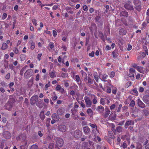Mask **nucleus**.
Here are the masks:
<instances>
[{
	"instance_id": "nucleus-1",
	"label": "nucleus",
	"mask_w": 149,
	"mask_h": 149,
	"mask_svg": "<svg viewBox=\"0 0 149 149\" xmlns=\"http://www.w3.org/2000/svg\"><path fill=\"white\" fill-rule=\"evenodd\" d=\"M133 3L135 6V9L139 12L141 10V2L140 0H134Z\"/></svg>"
},
{
	"instance_id": "nucleus-2",
	"label": "nucleus",
	"mask_w": 149,
	"mask_h": 149,
	"mask_svg": "<svg viewBox=\"0 0 149 149\" xmlns=\"http://www.w3.org/2000/svg\"><path fill=\"white\" fill-rule=\"evenodd\" d=\"M124 7L126 9L130 11H134V10L133 6L131 4V2L129 1L125 4Z\"/></svg>"
},
{
	"instance_id": "nucleus-3",
	"label": "nucleus",
	"mask_w": 149,
	"mask_h": 149,
	"mask_svg": "<svg viewBox=\"0 0 149 149\" xmlns=\"http://www.w3.org/2000/svg\"><path fill=\"white\" fill-rule=\"evenodd\" d=\"M84 99L85 100L86 107L87 108L91 107L92 106V103L89 97H88L85 96L84 97Z\"/></svg>"
},
{
	"instance_id": "nucleus-4",
	"label": "nucleus",
	"mask_w": 149,
	"mask_h": 149,
	"mask_svg": "<svg viewBox=\"0 0 149 149\" xmlns=\"http://www.w3.org/2000/svg\"><path fill=\"white\" fill-rule=\"evenodd\" d=\"M33 74L32 70L31 69L27 70L24 74V76L26 78H29Z\"/></svg>"
},
{
	"instance_id": "nucleus-5",
	"label": "nucleus",
	"mask_w": 149,
	"mask_h": 149,
	"mask_svg": "<svg viewBox=\"0 0 149 149\" xmlns=\"http://www.w3.org/2000/svg\"><path fill=\"white\" fill-rule=\"evenodd\" d=\"M63 140L62 138H58L56 141V146H58L59 147H61L63 145Z\"/></svg>"
},
{
	"instance_id": "nucleus-6",
	"label": "nucleus",
	"mask_w": 149,
	"mask_h": 149,
	"mask_svg": "<svg viewBox=\"0 0 149 149\" xmlns=\"http://www.w3.org/2000/svg\"><path fill=\"white\" fill-rule=\"evenodd\" d=\"M38 97L37 95H34L32 96L31 98L30 102L31 104L33 105L34 104L36 101L38 100Z\"/></svg>"
},
{
	"instance_id": "nucleus-7",
	"label": "nucleus",
	"mask_w": 149,
	"mask_h": 149,
	"mask_svg": "<svg viewBox=\"0 0 149 149\" xmlns=\"http://www.w3.org/2000/svg\"><path fill=\"white\" fill-rule=\"evenodd\" d=\"M81 136V132L79 130H76L74 132V136L76 138H79Z\"/></svg>"
},
{
	"instance_id": "nucleus-8",
	"label": "nucleus",
	"mask_w": 149,
	"mask_h": 149,
	"mask_svg": "<svg viewBox=\"0 0 149 149\" xmlns=\"http://www.w3.org/2000/svg\"><path fill=\"white\" fill-rule=\"evenodd\" d=\"M119 34L121 36H124L127 33V31L126 29L122 28L119 30Z\"/></svg>"
},
{
	"instance_id": "nucleus-9",
	"label": "nucleus",
	"mask_w": 149,
	"mask_h": 149,
	"mask_svg": "<svg viewBox=\"0 0 149 149\" xmlns=\"http://www.w3.org/2000/svg\"><path fill=\"white\" fill-rule=\"evenodd\" d=\"M59 130L63 132H65L66 130V127L65 125H60L58 127Z\"/></svg>"
},
{
	"instance_id": "nucleus-10",
	"label": "nucleus",
	"mask_w": 149,
	"mask_h": 149,
	"mask_svg": "<svg viewBox=\"0 0 149 149\" xmlns=\"http://www.w3.org/2000/svg\"><path fill=\"white\" fill-rule=\"evenodd\" d=\"M120 17H127L128 16V12L125 11H122L120 12Z\"/></svg>"
},
{
	"instance_id": "nucleus-11",
	"label": "nucleus",
	"mask_w": 149,
	"mask_h": 149,
	"mask_svg": "<svg viewBox=\"0 0 149 149\" xmlns=\"http://www.w3.org/2000/svg\"><path fill=\"white\" fill-rule=\"evenodd\" d=\"M134 123V122L132 121V120H128L126 122L125 125V127L127 128L129 125H133Z\"/></svg>"
},
{
	"instance_id": "nucleus-12",
	"label": "nucleus",
	"mask_w": 149,
	"mask_h": 149,
	"mask_svg": "<svg viewBox=\"0 0 149 149\" xmlns=\"http://www.w3.org/2000/svg\"><path fill=\"white\" fill-rule=\"evenodd\" d=\"M138 104L140 107L141 108H144L146 107L145 104L139 99L138 100Z\"/></svg>"
},
{
	"instance_id": "nucleus-13",
	"label": "nucleus",
	"mask_w": 149,
	"mask_h": 149,
	"mask_svg": "<svg viewBox=\"0 0 149 149\" xmlns=\"http://www.w3.org/2000/svg\"><path fill=\"white\" fill-rule=\"evenodd\" d=\"M83 131L85 134H88L90 132V130L88 126H85L83 128Z\"/></svg>"
},
{
	"instance_id": "nucleus-14",
	"label": "nucleus",
	"mask_w": 149,
	"mask_h": 149,
	"mask_svg": "<svg viewBox=\"0 0 149 149\" xmlns=\"http://www.w3.org/2000/svg\"><path fill=\"white\" fill-rule=\"evenodd\" d=\"M87 113L90 117L93 116V111L91 109H88L87 110Z\"/></svg>"
},
{
	"instance_id": "nucleus-15",
	"label": "nucleus",
	"mask_w": 149,
	"mask_h": 149,
	"mask_svg": "<svg viewBox=\"0 0 149 149\" xmlns=\"http://www.w3.org/2000/svg\"><path fill=\"white\" fill-rule=\"evenodd\" d=\"M143 100L146 103L149 104V97L145 96L143 97Z\"/></svg>"
},
{
	"instance_id": "nucleus-16",
	"label": "nucleus",
	"mask_w": 149,
	"mask_h": 149,
	"mask_svg": "<svg viewBox=\"0 0 149 149\" xmlns=\"http://www.w3.org/2000/svg\"><path fill=\"white\" fill-rule=\"evenodd\" d=\"M116 115L115 114L111 113L109 117V118L111 120H114L116 119Z\"/></svg>"
},
{
	"instance_id": "nucleus-17",
	"label": "nucleus",
	"mask_w": 149,
	"mask_h": 149,
	"mask_svg": "<svg viewBox=\"0 0 149 149\" xmlns=\"http://www.w3.org/2000/svg\"><path fill=\"white\" fill-rule=\"evenodd\" d=\"M40 119L42 120H43L45 118V116L44 111H41L40 114Z\"/></svg>"
},
{
	"instance_id": "nucleus-18",
	"label": "nucleus",
	"mask_w": 149,
	"mask_h": 149,
	"mask_svg": "<svg viewBox=\"0 0 149 149\" xmlns=\"http://www.w3.org/2000/svg\"><path fill=\"white\" fill-rule=\"evenodd\" d=\"M97 110L98 111H100V112H102L104 110V108L102 106L100 105L98 106Z\"/></svg>"
},
{
	"instance_id": "nucleus-19",
	"label": "nucleus",
	"mask_w": 149,
	"mask_h": 149,
	"mask_svg": "<svg viewBox=\"0 0 149 149\" xmlns=\"http://www.w3.org/2000/svg\"><path fill=\"white\" fill-rule=\"evenodd\" d=\"M108 75L107 74H102V80L105 82H106L107 81V78L108 77Z\"/></svg>"
},
{
	"instance_id": "nucleus-20",
	"label": "nucleus",
	"mask_w": 149,
	"mask_h": 149,
	"mask_svg": "<svg viewBox=\"0 0 149 149\" xmlns=\"http://www.w3.org/2000/svg\"><path fill=\"white\" fill-rule=\"evenodd\" d=\"M105 110L106 112L104 115V117L105 118H106L108 117V115L110 113V111L108 109H106Z\"/></svg>"
},
{
	"instance_id": "nucleus-21",
	"label": "nucleus",
	"mask_w": 149,
	"mask_h": 149,
	"mask_svg": "<svg viewBox=\"0 0 149 149\" xmlns=\"http://www.w3.org/2000/svg\"><path fill=\"white\" fill-rule=\"evenodd\" d=\"M78 88V86L74 83L72 86L70 87V88L74 91L77 90Z\"/></svg>"
},
{
	"instance_id": "nucleus-22",
	"label": "nucleus",
	"mask_w": 149,
	"mask_h": 149,
	"mask_svg": "<svg viewBox=\"0 0 149 149\" xmlns=\"http://www.w3.org/2000/svg\"><path fill=\"white\" fill-rule=\"evenodd\" d=\"M37 106L38 107L41 108L43 107L41 100H40L37 103Z\"/></svg>"
},
{
	"instance_id": "nucleus-23",
	"label": "nucleus",
	"mask_w": 149,
	"mask_h": 149,
	"mask_svg": "<svg viewBox=\"0 0 149 149\" xmlns=\"http://www.w3.org/2000/svg\"><path fill=\"white\" fill-rule=\"evenodd\" d=\"M93 75L94 76V79L97 82H98L99 76H98L97 73H94Z\"/></svg>"
},
{
	"instance_id": "nucleus-24",
	"label": "nucleus",
	"mask_w": 149,
	"mask_h": 149,
	"mask_svg": "<svg viewBox=\"0 0 149 149\" xmlns=\"http://www.w3.org/2000/svg\"><path fill=\"white\" fill-rule=\"evenodd\" d=\"M49 75L51 78H53L56 77L55 72L54 71H52L49 73Z\"/></svg>"
},
{
	"instance_id": "nucleus-25",
	"label": "nucleus",
	"mask_w": 149,
	"mask_h": 149,
	"mask_svg": "<svg viewBox=\"0 0 149 149\" xmlns=\"http://www.w3.org/2000/svg\"><path fill=\"white\" fill-rule=\"evenodd\" d=\"M136 144V149H142V146L140 143L137 142Z\"/></svg>"
},
{
	"instance_id": "nucleus-26",
	"label": "nucleus",
	"mask_w": 149,
	"mask_h": 149,
	"mask_svg": "<svg viewBox=\"0 0 149 149\" xmlns=\"http://www.w3.org/2000/svg\"><path fill=\"white\" fill-rule=\"evenodd\" d=\"M52 119H57L58 120H59V116L56 113H54L52 115Z\"/></svg>"
},
{
	"instance_id": "nucleus-27",
	"label": "nucleus",
	"mask_w": 149,
	"mask_h": 149,
	"mask_svg": "<svg viewBox=\"0 0 149 149\" xmlns=\"http://www.w3.org/2000/svg\"><path fill=\"white\" fill-rule=\"evenodd\" d=\"M112 54L113 55V58H117L118 56V53L116 51H114L112 52Z\"/></svg>"
},
{
	"instance_id": "nucleus-28",
	"label": "nucleus",
	"mask_w": 149,
	"mask_h": 149,
	"mask_svg": "<svg viewBox=\"0 0 149 149\" xmlns=\"http://www.w3.org/2000/svg\"><path fill=\"white\" fill-rule=\"evenodd\" d=\"M94 98L92 100V102L94 104H96L97 102V97L95 95H94Z\"/></svg>"
},
{
	"instance_id": "nucleus-29",
	"label": "nucleus",
	"mask_w": 149,
	"mask_h": 149,
	"mask_svg": "<svg viewBox=\"0 0 149 149\" xmlns=\"http://www.w3.org/2000/svg\"><path fill=\"white\" fill-rule=\"evenodd\" d=\"M101 19V17L100 16H97L95 18V22L97 23V22L99 23L100 22V20Z\"/></svg>"
},
{
	"instance_id": "nucleus-30",
	"label": "nucleus",
	"mask_w": 149,
	"mask_h": 149,
	"mask_svg": "<svg viewBox=\"0 0 149 149\" xmlns=\"http://www.w3.org/2000/svg\"><path fill=\"white\" fill-rule=\"evenodd\" d=\"M8 47L7 44L5 43H3L2 45L1 48L3 50H5L7 49Z\"/></svg>"
},
{
	"instance_id": "nucleus-31",
	"label": "nucleus",
	"mask_w": 149,
	"mask_h": 149,
	"mask_svg": "<svg viewBox=\"0 0 149 149\" xmlns=\"http://www.w3.org/2000/svg\"><path fill=\"white\" fill-rule=\"evenodd\" d=\"M57 113L59 115H62L63 113V110L62 108H59L57 111Z\"/></svg>"
},
{
	"instance_id": "nucleus-32",
	"label": "nucleus",
	"mask_w": 149,
	"mask_h": 149,
	"mask_svg": "<svg viewBox=\"0 0 149 149\" xmlns=\"http://www.w3.org/2000/svg\"><path fill=\"white\" fill-rule=\"evenodd\" d=\"M37 3H40V4H38V5L41 8H42L43 6H46V5H47V4H42L41 1H40V0H38L37 1Z\"/></svg>"
},
{
	"instance_id": "nucleus-33",
	"label": "nucleus",
	"mask_w": 149,
	"mask_h": 149,
	"mask_svg": "<svg viewBox=\"0 0 149 149\" xmlns=\"http://www.w3.org/2000/svg\"><path fill=\"white\" fill-rule=\"evenodd\" d=\"M116 130L118 132L120 133L122 131V127L120 126H118L116 127Z\"/></svg>"
},
{
	"instance_id": "nucleus-34",
	"label": "nucleus",
	"mask_w": 149,
	"mask_h": 149,
	"mask_svg": "<svg viewBox=\"0 0 149 149\" xmlns=\"http://www.w3.org/2000/svg\"><path fill=\"white\" fill-rule=\"evenodd\" d=\"M108 134L109 137L111 138H113L114 137V136L111 131H109L108 132Z\"/></svg>"
},
{
	"instance_id": "nucleus-35",
	"label": "nucleus",
	"mask_w": 149,
	"mask_h": 149,
	"mask_svg": "<svg viewBox=\"0 0 149 149\" xmlns=\"http://www.w3.org/2000/svg\"><path fill=\"white\" fill-rule=\"evenodd\" d=\"M80 72L83 77H87V73L85 72H84L83 70H81Z\"/></svg>"
},
{
	"instance_id": "nucleus-36",
	"label": "nucleus",
	"mask_w": 149,
	"mask_h": 149,
	"mask_svg": "<svg viewBox=\"0 0 149 149\" xmlns=\"http://www.w3.org/2000/svg\"><path fill=\"white\" fill-rule=\"evenodd\" d=\"M132 83L131 81H128L125 85V87L127 88L131 85Z\"/></svg>"
},
{
	"instance_id": "nucleus-37",
	"label": "nucleus",
	"mask_w": 149,
	"mask_h": 149,
	"mask_svg": "<svg viewBox=\"0 0 149 149\" xmlns=\"http://www.w3.org/2000/svg\"><path fill=\"white\" fill-rule=\"evenodd\" d=\"M61 77H66L68 76V74L64 72H62L61 74Z\"/></svg>"
},
{
	"instance_id": "nucleus-38",
	"label": "nucleus",
	"mask_w": 149,
	"mask_h": 149,
	"mask_svg": "<svg viewBox=\"0 0 149 149\" xmlns=\"http://www.w3.org/2000/svg\"><path fill=\"white\" fill-rule=\"evenodd\" d=\"M35 47V43L34 42L32 41L31 43V49L33 50L34 49Z\"/></svg>"
},
{
	"instance_id": "nucleus-39",
	"label": "nucleus",
	"mask_w": 149,
	"mask_h": 149,
	"mask_svg": "<svg viewBox=\"0 0 149 149\" xmlns=\"http://www.w3.org/2000/svg\"><path fill=\"white\" fill-rule=\"evenodd\" d=\"M54 146V144L53 143H52L49 144L48 147L49 149H53Z\"/></svg>"
},
{
	"instance_id": "nucleus-40",
	"label": "nucleus",
	"mask_w": 149,
	"mask_h": 149,
	"mask_svg": "<svg viewBox=\"0 0 149 149\" xmlns=\"http://www.w3.org/2000/svg\"><path fill=\"white\" fill-rule=\"evenodd\" d=\"M100 103L103 105H104L105 104V100L103 98H101L100 100Z\"/></svg>"
},
{
	"instance_id": "nucleus-41",
	"label": "nucleus",
	"mask_w": 149,
	"mask_h": 149,
	"mask_svg": "<svg viewBox=\"0 0 149 149\" xmlns=\"http://www.w3.org/2000/svg\"><path fill=\"white\" fill-rule=\"evenodd\" d=\"M89 125L93 128H95L96 129H97V126L95 124H92L91 123H90Z\"/></svg>"
},
{
	"instance_id": "nucleus-42",
	"label": "nucleus",
	"mask_w": 149,
	"mask_h": 149,
	"mask_svg": "<svg viewBox=\"0 0 149 149\" xmlns=\"http://www.w3.org/2000/svg\"><path fill=\"white\" fill-rule=\"evenodd\" d=\"M83 10L86 11H87L88 10V8L86 5H83L82 7Z\"/></svg>"
},
{
	"instance_id": "nucleus-43",
	"label": "nucleus",
	"mask_w": 149,
	"mask_h": 149,
	"mask_svg": "<svg viewBox=\"0 0 149 149\" xmlns=\"http://www.w3.org/2000/svg\"><path fill=\"white\" fill-rule=\"evenodd\" d=\"M75 79L77 82H80V78L78 75H75Z\"/></svg>"
},
{
	"instance_id": "nucleus-44",
	"label": "nucleus",
	"mask_w": 149,
	"mask_h": 149,
	"mask_svg": "<svg viewBox=\"0 0 149 149\" xmlns=\"http://www.w3.org/2000/svg\"><path fill=\"white\" fill-rule=\"evenodd\" d=\"M88 82L90 84H92L93 83V81L90 78V77L88 76L87 79Z\"/></svg>"
},
{
	"instance_id": "nucleus-45",
	"label": "nucleus",
	"mask_w": 149,
	"mask_h": 149,
	"mask_svg": "<svg viewBox=\"0 0 149 149\" xmlns=\"http://www.w3.org/2000/svg\"><path fill=\"white\" fill-rule=\"evenodd\" d=\"M38 146L35 144L33 145L31 147L30 149H38Z\"/></svg>"
},
{
	"instance_id": "nucleus-46",
	"label": "nucleus",
	"mask_w": 149,
	"mask_h": 149,
	"mask_svg": "<svg viewBox=\"0 0 149 149\" xmlns=\"http://www.w3.org/2000/svg\"><path fill=\"white\" fill-rule=\"evenodd\" d=\"M72 115H75L77 111V110L74 108L72 109L71 110Z\"/></svg>"
},
{
	"instance_id": "nucleus-47",
	"label": "nucleus",
	"mask_w": 149,
	"mask_h": 149,
	"mask_svg": "<svg viewBox=\"0 0 149 149\" xmlns=\"http://www.w3.org/2000/svg\"><path fill=\"white\" fill-rule=\"evenodd\" d=\"M115 75V72L113 71L111 72L110 74H109L110 77L111 78H113Z\"/></svg>"
},
{
	"instance_id": "nucleus-48",
	"label": "nucleus",
	"mask_w": 149,
	"mask_h": 149,
	"mask_svg": "<svg viewBox=\"0 0 149 149\" xmlns=\"http://www.w3.org/2000/svg\"><path fill=\"white\" fill-rule=\"evenodd\" d=\"M61 88V87L59 85H58L56 87L55 90L56 91H59Z\"/></svg>"
},
{
	"instance_id": "nucleus-49",
	"label": "nucleus",
	"mask_w": 149,
	"mask_h": 149,
	"mask_svg": "<svg viewBox=\"0 0 149 149\" xmlns=\"http://www.w3.org/2000/svg\"><path fill=\"white\" fill-rule=\"evenodd\" d=\"M49 46L51 49H52L54 47V43L53 42H50L49 44Z\"/></svg>"
},
{
	"instance_id": "nucleus-50",
	"label": "nucleus",
	"mask_w": 149,
	"mask_h": 149,
	"mask_svg": "<svg viewBox=\"0 0 149 149\" xmlns=\"http://www.w3.org/2000/svg\"><path fill=\"white\" fill-rule=\"evenodd\" d=\"M143 113L145 115V116H147V115H148L149 112L148 111V110H146V109H144L143 110Z\"/></svg>"
},
{
	"instance_id": "nucleus-51",
	"label": "nucleus",
	"mask_w": 149,
	"mask_h": 149,
	"mask_svg": "<svg viewBox=\"0 0 149 149\" xmlns=\"http://www.w3.org/2000/svg\"><path fill=\"white\" fill-rule=\"evenodd\" d=\"M32 22L33 24L35 26H36L37 25V21L35 19H33L32 20Z\"/></svg>"
},
{
	"instance_id": "nucleus-52",
	"label": "nucleus",
	"mask_w": 149,
	"mask_h": 149,
	"mask_svg": "<svg viewBox=\"0 0 149 149\" xmlns=\"http://www.w3.org/2000/svg\"><path fill=\"white\" fill-rule=\"evenodd\" d=\"M13 51L16 54H18L19 52L18 49L16 47H14L13 48Z\"/></svg>"
},
{
	"instance_id": "nucleus-53",
	"label": "nucleus",
	"mask_w": 149,
	"mask_h": 149,
	"mask_svg": "<svg viewBox=\"0 0 149 149\" xmlns=\"http://www.w3.org/2000/svg\"><path fill=\"white\" fill-rule=\"evenodd\" d=\"M130 105L132 107H134L135 105L134 101L133 100H132L130 104Z\"/></svg>"
},
{
	"instance_id": "nucleus-54",
	"label": "nucleus",
	"mask_w": 149,
	"mask_h": 149,
	"mask_svg": "<svg viewBox=\"0 0 149 149\" xmlns=\"http://www.w3.org/2000/svg\"><path fill=\"white\" fill-rule=\"evenodd\" d=\"M42 53H39L37 55V59L39 61L41 59V57L42 56Z\"/></svg>"
},
{
	"instance_id": "nucleus-55",
	"label": "nucleus",
	"mask_w": 149,
	"mask_h": 149,
	"mask_svg": "<svg viewBox=\"0 0 149 149\" xmlns=\"http://www.w3.org/2000/svg\"><path fill=\"white\" fill-rule=\"evenodd\" d=\"M44 32L45 33H46L47 34L49 35L50 36H52V34L51 33V32L50 31L45 30Z\"/></svg>"
},
{
	"instance_id": "nucleus-56",
	"label": "nucleus",
	"mask_w": 149,
	"mask_h": 149,
	"mask_svg": "<svg viewBox=\"0 0 149 149\" xmlns=\"http://www.w3.org/2000/svg\"><path fill=\"white\" fill-rule=\"evenodd\" d=\"M53 35L54 37H55L57 35V33L55 30H53L52 31Z\"/></svg>"
},
{
	"instance_id": "nucleus-57",
	"label": "nucleus",
	"mask_w": 149,
	"mask_h": 149,
	"mask_svg": "<svg viewBox=\"0 0 149 149\" xmlns=\"http://www.w3.org/2000/svg\"><path fill=\"white\" fill-rule=\"evenodd\" d=\"M117 91V89L115 88L114 89H113L112 90V93L113 94L115 95L116 94Z\"/></svg>"
},
{
	"instance_id": "nucleus-58",
	"label": "nucleus",
	"mask_w": 149,
	"mask_h": 149,
	"mask_svg": "<svg viewBox=\"0 0 149 149\" xmlns=\"http://www.w3.org/2000/svg\"><path fill=\"white\" fill-rule=\"evenodd\" d=\"M111 88L110 87H108L107 88V93H111Z\"/></svg>"
},
{
	"instance_id": "nucleus-59",
	"label": "nucleus",
	"mask_w": 149,
	"mask_h": 149,
	"mask_svg": "<svg viewBox=\"0 0 149 149\" xmlns=\"http://www.w3.org/2000/svg\"><path fill=\"white\" fill-rule=\"evenodd\" d=\"M95 52L94 51H92L91 53H89L88 54V55L89 56L91 57H93L94 56Z\"/></svg>"
},
{
	"instance_id": "nucleus-60",
	"label": "nucleus",
	"mask_w": 149,
	"mask_h": 149,
	"mask_svg": "<svg viewBox=\"0 0 149 149\" xmlns=\"http://www.w3.org/2000/svg\"><path fill=\"white\" fill-rule=\"evenodd\" d=\"M122 105L121 104H119L118 107V109L117 110V112H120V109L122 107Z\"/></svg>"
},
{
	"instance_id": "nucleus-61",
	"label": "nucleus",
	"mask_w": 149,
	"mask_h": 149,
	"mask_svg": "<svg viewBox=\"0 0 149 149\" xmlns=\"http://www.w3.org/2000/svg\"><path fill=\"white\" fill-rule=\"evenodd\" d=\"M29 26H30V30L32 31H33L34 28L33 26H31L32 24L31 23H30L29 24Z\"/></svg>"
},
{
	"instance_id": "nucleus-62",
	"label": "nucleus",
	"mask_w": 149,
	"mask_h": 149,
	"mask_svg": "<svg viewBox=\"0 0 149 149\" xmlns=\"http://www.w3.org/2000/svg\"><path fill=\"white\" fill-rule=\"evenodd\" d=\"M144 89L142 87H140L139 89V92L142 93L144 91Z\"/></svg>"
},
{
	"instance_id": "nucleus-63",
	"label": "nucleus",
	"mask_w": 149,
	"mask_h": 149,
	"mask_svg": "<svg viewBox=\"0 0 149 149\" xmlns=\"http://www.w3.org/2000/svg\"><path fill=\"white\" fill-rule=\"evenodd\" d=\"M122 146L123 147V148H127V146L126 143L125 142H124L123 143Z\"/></svg>"
},
{
	"instance_id": "nucleus-64",
	"label": "nucleus",
	"mask_w": 149,
	"mask_h": 149,
	"mask_svg": "<svg viewBox=\"0 0 149 149\" xmlns=\"http://www.w3.org/2000/svg\"><path fill=\"white\" fill-rule=\"evenodd\" d=\"M81 106L84 109L86 108V105L82 102H80Z\"/></svg>"
}]
</instances>
